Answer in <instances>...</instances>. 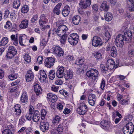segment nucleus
Returning a JSON list of instances; mask_svg holds the SVG:
<instances>
[{"label":"nucleus","instance_id":"obj_21","mask_svg":"<svg viewBox=\"0 0 134 134\" xmlns=\"http://www.w3.org/2000/svg\"><path fill=\"white\" fill-rule=\"evenodd\" d=\"M101 125L102 128L105 129H109L111 125V123L106 120H103L100 123Z\"/></svg>","mask_w":134,"mask_h":134},{"label":"nucleus","instance_id":"obj_17","mask_svg":"<svg viewBox=\"0 0 134 134\" xmlns=\"http://www.w3.org/2000/svg\"><path fill=\"white\" fill-rule=\"evenodd\" d=\"M88 100L89 104L91 106H94L96 100V96L93 94H90L88 96Z\"/></svg>","mask_w":134,"mask_h":134},{"label":"nucleus","instance_id":"obj_36","mask_svg":"<svg viewBox=\"0 0 134 134\" xmlns=\"http://www.w3.org/2000/svg\"><path fill=\"white\" fill-rule=\"evenodd\" d=\"M84 60L83 58H78L77 59L75 64L77 65H82L84 64Z\"/></svg>","mask_w":134,"mask_h":134},{"label":"nucleus","instance_id":"obj_59","mask_svg":"<svg viewBox=\"0 0 134 134\" xmlns=\"http://www.w3.org/2000/svg\"><path fill=\"white\" fill-rule=\"evenodd\" d=\"M38 16L37 15H34L31 19V21L32 23H34L38 20Z\"/></svg>","mask_w":134,"mask_h":134},{"label":"nucleus","instance_id":"obj_4","mask_svg":"<svg viewBox=\"0 0 134 134\" xmlns=\"http://www.w3.org/2000/svg\"><path fill=\"white\" fill-rule=\"evenodd\" d=\"M40 126V129L42 132H47L49 129V124L45 120H41Z\"/></svg>","mask_w":134,"mask_h":134},{"label":"nucleus","instance_id":"obj_24","mask_svg":"<svg viewBox=\"0 0 134 134\" xmlns=\"http://www.w3.org/2000/svg\"><path fill=\"white\" fill-rule=\"evenodd\" d=\"M33 121L35 122H38L40 119V115L39 112L37 110H35L33 114L32 117Z\"/></svg>","mask_w":134,"mask_h":134},{"label":"nucleus","instance_id":"obj_42","mask_svg":"<svg viewBox=\"0 0 134 134\" xmlns=\"http://www.w3.org/2000/svg\"><path fill=\"white\" fill-rule=\"evenodd\" d=\"M93 54L98 59L102 58V54L99 51L94 52L93 53Z\"/></svg>","mask_w":134,"mask_h":134},{"label":"nucleus","instance_id":"obj_56","mask_svg":"<svg viewBox=\"0 0 134 134\" xmlns=\"http://www.w3.org/2000/svg\"><path fill=\"white\" fill-rule=\"evenodd\" d=\"M47 42L45 41V40L44 39H42L40 43V45L42 48H44L45 46L46 45Z\"/></svg>","mask_w":134,"mask_h":134},{"label":"nucleus","instance_id":"obj_63","mask_svg":"<svg viewBox=\"0 0 134 134\" xmlns=\"http://www.w3.org/2000/svg\"><path fill=\"white\" fill-rule=\"evenodd\" d=\"M63 83V81L60 79H58L55 82V84L57 85H61Z\"/></svg>","mask_w":134,"mask_h":134},{"label":"nucleus","instance_id":"obj_33","mask_svg":"<svg viewBox=\"0 0 134 134\" xmlns=\"http://www.w3.org/2000/svg\"><path fill=\"white\" fill-rule=\"evenodd\" d=\"M69 42L71 45H75L78 43V40L69 37L68 38Z\"/></svg>","mask_w":134,"mask_h":134},{"label":"nucleus","instance_id":"obj_30","mask_svg":"<svg viewBox=\"0 0 134 134\" xmlns=\"http://www.w3.org/2000/svg\"><path fill=\"white\" fill-rule=\"evenodd\" d=\"M62 5L61 3H59L55 6L53 9V12L54 13L56 14L57 15H59L60 11V10L61 7Z\"/></svg>","mask_w":134,"mask_h":134},{"label":"nucleus","instance_id":"obj_60","mask_svg":"<svg viewBox=\"0 0 134 134\" xmlns=\"http://www.w3.org/2000/svg\"><path fill=\"white\" fill-rule=\"evenodd\" d=\"M63 124H60L58 126L57 128V130H56L59 133L61 132L63 130Z\"/></svg>","mask_w":134,"mask_h":134},{"label":"nucleus","instance_id":"obj_57","mask_svg":"<svg viewBox=\"0 0 134 134\" xmlns=\"http://www.w3.org/2000/svg\"><path fill=\"white\" fill-rule=\"evenodd\" d=\"M32 130L31 127H29L26 129L25 132L26 134H32Z\"/></svg>","mask_w":134,"mask_h":134},{"label":"nucleus","instance_id":"obj_55","mask_svg":"<svg viewBox=\"0 0 134 134\" xmlns=\"http://www.w3.org/2000/svg\"><path fill=\"white\" fill-rule=\"evenodd\" d=\"M70 37L74 38L75 39L79 40V36L76 33H74L72 34H71L69 35Z\"/></svg>","mask_w":134,"mask_h":134},{"label":"nucleus","instance_id":"obj_41","mask_svg":"<svg viewBox=\"0 0 134 134\" xmlns=\"http://www.w3.org/2000/svg\"><path fill=\"white\" fill-rule=\"evenodd\" d=\"M55 72L54 70H50L49 73V77L51 80H53L55 76Z\"/></svg>","mask_w":134,"mask_h":134},{"label":"nucleus","instance_id":"obj_10","mask_svg":"<svg viewBox=\"0 0 134 134\" xmlns=\"http://www.w3.org/2000/svg\"><path fill=\"white\" fill-rule=\"evenodd\" d=\"M92 44L95 47L100 46L102 45V42L100 37L97 36H95L93 38Z\"/></svg>","mask_w":134,"mask_h":134},{"label":"nucleus","instance_id":"obj_53","mask_svg":"<svg viewBox=\"0 0 134 134\" xmlns=\"http://www.w3.org/2000/svg\"><path fill=\"white\" fill-rule=\"evenodd\" d=\"M16 16V15L14 12L11 13L10 15V18L11 20L13 21H14L15 20Z\"/></svg>","mask_w":134,"mask_h":134},{"label":"nucleus","instance_id":"obj_20","mask_svg":"<svg viewBox=\"0 0 134 134\" xmlns=\"http://www.w3.org/2000/svg\"><path fill=\"white\" fill-rule=\"evenodd\" d=\"M132 32L131 31H128L124 33V37L125 38V41H126L127 42L130 41L132 38Z\"/></svg>","mask_w":134,"mask_h":134},{"label":"nucleus","instance_id":"obj_51","mask_svg":"<svg viewBox=\"0 0 134 134\" xmlns=\"http://www.w3.org/2000/svg\"><path fill=\"white\" fill-rule=\"evenodd\" d=\"M19 88V86L17 85L16 86L13 87L9 89V92L11 93L15 92L17 91Z\"/></svg>","mask_w":134,"mask_h":134},{"label":"nucleus","instance_id":"obj_1","mask_svg":"<svg viewBox=\"0 0 134 134\" xmlns=\"http://www.w3.org/2000/svg\"><path fill=\"white\" fill-rule=\"evenodd\" d=\"M134 130V125L131 122H129L124 126L122 131L124 134H131Z\"/></svg>","mask_w":134,"mask_h":134},{"label":"nucleus","instance_id":"obj_15","mask_svg":"<svg viewBox=\"0 0 134 134\" xmlns=\"http://www.w3.org/2000/svg\"><path fill=\"white\" fill-rule=\"evenodd\" d=\"M64 68L63 66H59L58 68V69L56 72L57 76L59 78H62L64 75Z\"/></svg>","mask_w":134,"mask_h":134},{"label":"nucleus","instance_id":"obj_12","mask_svg":"<svg viewBox=\"0 0 134 134\" xmlns=\"http://www.w3.org/2000/svg\"><path fill=\"white\" fill-rule=\"evenodd\" d=\"M78 113L80 115H83L85 114L86 112L88 110L87 107V105L83 103L80 104V106L79 107Z\"/></svg>","mask_w":134,"mask_h":134},{"label":"nucleus","instance_id":"obj_2","mask_svg":"<svg viewBox=\"0 0 134 134\" xmlns=\"http://www.w3.org/2000/svg\"><path fill=\"white\" fill-rule=\"evenodd\" d=\"M115 44L118 47H122L124 44V43H127L126 41H125V38L124 36L121 34H120L117 36L115 39Z\"/></svg>","mask_w":134,"mask_h":134},{"label":"nucleus","instance_id":"obj_54","mask_svg":"<svg viewBox=\"0 0 134 134\" xmlns=\"http://www.w3.org/2000/svg\"><path fill=\"white\" fill-rule=\"evenodd\" d=\"M100 67L101 70L103 72H104L106 73L108 71L107 69H107V66L106 67H105V66L103 64L100 65Z\"/></svg>","mask_w":134,"mask_h":134},{"label":"nucleus","instance_id":"obj_25","mask_svg":"<svg viewBox=\"0 0 134 134\" xmlns=\"http://www.w3.org/2000/svg\"><path fill=\"white\" fill-rule=\"evenodd\" d=\"M13 128L12 125H9L5 129L2 131V134H12Z\"/></svg>","mask_w":134,"mask_h":134},{"label":"nucleus","instance_id":"obj_46","mask_svg":"<svg viewBox=\"0 0 134 134\" xmlns=\"http://www.w3.org/2000/svg\"><path fill=\"white\" fill-rule=\"evenodd\" d=\"M12 24L11 22L9 21H7L4 26V27L6 29L9 30L12 27Z\"/></svg>","mask_w":134,"mask_h":134},{"label":"nucleus","instance_id":"obj_34","mask_svg":"<svg viewBox=\"0 0 134 134\" xmlns=\"http://www.w3.org/2000/svg\"><path fill=\"white\" fill-rule=\"evenodd\" d=\"M111 56L113 57H115L117 55V50L114 46H113L111 49L110 51Z\"/></svg>","mask_w":134,"mask_h":134},{"label":"nucleus","instance_id":"obj_47","mask_svg":"<svg viewBox=\"0 0 134 134\" xmlns=\"http://www.w3.org/2000/svg\"><path fill=\"white\" fill-rule=\"evenodd\" d=\"M47 114V111L45 109H43L41 111V120H44L45 116Z\"/></svg>","mask_w":134,"mask_h":134},{"label":"nucleus","instance_id":"obj_8","mask_svg":"<svg viewBox=\"0 0 134 134\" xmlns=\"http://www.w3.org/2000/svg\"><path fill=\"white\" fill-rule=\"evenodd\" d=\"M28 40L27 36L25 35H20L19 37V42L20 44L22 46H26L28 45Z\"/></svg>","mask_w":134,"mask_h":134},{"label":"nucleus","instance_id":"obj_13","mask_svg":"<svg viewBox=\"0 0 134 134\" xmlns=\"http://www.w3.org/2000/svg\"><path fill=\"white\" fill-rule=\"evenodd\" d=\"M28 102L27 94L25 91H24L20 97V102L23 104H26Z\"/></svg>","mask_w":134,"mask_h":134},{"label":"nucleus","instance_id":"obj_14","mask_svg":"<svg viewBox=\"0 0 134 134\" xmlns=\"http://www.w3.org/2000/svg\"><path fill=\"white\" fill-rule=\"evenodd\" d=\"M48 22V19L47 16L44 14H42L40 17L39 23L40 26L43 27L44 24H46Z\"/></svg>","mask_w":134,"mask_h":134},{"label":"nucleus","instance_id":"obj_28","mask_svg":"<svg viewBox=\"0 0 134 134\" xmlns=\"http://www.w3.org/2000/svg\"><path fill=\"white\" fill-rule=\"evenodd\" d=\"M29 21L27 19L23 20L20 25V27L21 29H25L28 26Z\"/></svg>","mask_w":134,"mask_h":134},{"label":"nucleus","instance_id":"obj_31","mask_svg":"<svg viewBox=\"0 0 134 134\" xmlns=\"http://www.w3.org/2000/svg\"><path fill=\"white\" fill-rule=\"evenodd\" d=\"M113 18L112 14L109 12H108L106 14H105L104 18L105 20L108 21H111Z\"/></svg>","mask_w":134,"mask_h":134},{"label":"nucleus","instance_id":"obj_35","mask_svg":"<svg viewBox=\"0 0 134 134\" xmlns=\"http://www.w3.org/2000/svg\"><path fill=\"white\" fill-rule=\"evenodd\" d=\"M18 76V74L15 73V71H14L8 76V78L11 80H12L16 79Z\"/></svg>","mask_w":134,"mask_h":134},{"label":"nucleus","instance_id":"obj_38","mask_svg":"<svg viewBox=\"0 0 134 134\" xmlns=\"http://www.w3.org/2000/svg\"><path fill=\"white\" fill-rule=\"evenodd\" d=\"M61 120V117L57 115L52 120V123L54 124L58 123Z\"/></svg>","mask_w":134,"mask_h":134},{"label":"nucleus","instance_id":"obj_5","mask_svg":"<svg viewBox=\"0 0 134 134\" xmlns=\"http://www.w3.org/2000/svg\"><path fill=\"white\" fill-rule=\"evenodd\" d=\"M21 106L19 104H17L14 105L12 110L14 117H18L19 116L21 113Z\"/></svg>","mask_w":134,"mask_h":134},{"label":"nucleus","instance_id":"obj_39","mask_svg":"<svg viewBox=\"0 0 134 134\" xmlns=\"http://www.w3.org/2000/svg\"><path fill=\"white\" fill-rule=\"evenodd\" d=\"M20 4V0H14L13 3V7L15 9H17Z\"/></svg>","mask_w":134,"mask_h":134},{"label":"nucleus","instance_id":"obj_58","mask_svg":"<svg viewBox=\"0 0 134 134\" xmlns=\"http://www.w3.org/2000/svg\"><path fill=\"white\" fill-rule=\"evenodd\" d=\"M17 26L16 24H14L12 26V27L9 29V31H16L17 30Z\"/></svg>","mask_w":134,"mask_h":134},{"label":"nucleus","instance_id":"obj_37","mask_svg":"<svg viewBox=\"0 0 134 134\" xmlns=\"http://www.w3.org/2000/svg\"><path fill=\"white\" fill-rule=\"evenodd\" d=\"M8 41L7 37H5L3 38L0 42V46H4L6 45Z\"/></svg>","mask_w":134,"mask_h":134},{"label":"nucleus","instance_id":"obj_9","mask_svg":"<svg viewBox=\"0 0 134 134\" xmlns=\"http://www.w3.org/2000/svg\"><path fill=\"white\" fill-rule=\"evenodd\" d=\"M91 4V0H81L79 3L80 7L82 9H86Z\"/></svg>","mask_w":134,"mask_h":134},{"label":"nucleus","instance_id":"obj_64","mask_svg":"<svg viewBox=\"0 0 134 134\" xmlns=\"http://www.w3.org/2000/svg\"><path fill=\"white\" fill-rule=\"evenodd\" d=\"M43 60V57L42 56H39L37 59V62L40 64H41L42 63V61Z\"/></svg>","mask_w":134,"mask_h":134},{"label":"nucleus","instance_id":"obj_6","mask_svg":"<svg viewBox=\"0 0 134 134\" xmlns=\"http://www.w3.org/2000/svg\"><path fill=\"white\" fill-rule=\"evenodd\" d=\"M17 52L16 49L13 46H9L7 54V58H12L16 54Z\"/></svg>","mask_w":134,"mask_h":134},{"label":"nucleus","instance_id":"obj_49","mask_svg":"<svg viewBox=\"0 0 134 134\" xmlns=\"http://www.w3.org/2000/svg\"><path fill=\"white\" fill-rule=\"evenodd\" d=\"M133 4H130L129 2H128L127 7L129 8V10L130 11H134V5Z\"/></svg>","mask_w":134,"mask_h":134},{"label":"nucleus","instance_id":"obj_23","mask_svg":"<svg viewBox=\"0 0 134 134\" xmlns=\"http://www.w3.org/2000/svg\"><path fill=\"white\" fill-rule=\"evenodd\" d=\"M73 75L72 71L70 70H66L64 73L65 78L66 80L72 79Z\"/></svg>","mask_w":134,"mask_h":134},{"label":"nucleus","instance_id":"obj_3","mask_svg":"<svg viewBox=\"0 0 134 134\" xmlns=\"http://www.w3.org/2000/svg\"><path fill=\"white\" fill-rule=\"evenodd\" d=\"M68 30V29L66 25H62L58 27L56 33L58 36L60 37L62 35H65Z\"/></svg>","mask_w":134,"mask_h":134},{"label":"nucleus","instance_id":"obj_50","mask_svg":"<svg viewBox=\"0 0 134 134\" xmlns=\"http://www.w3.org/2000/svg\"><path fill=\"white\" fill-rule=\"evenodd\" d=\"M105 36L104 38L105 39L106 41H107L109 39L110 37V33L108 31H106L104 34Z\"/></svg>","mask_w":134,"mask_h":134},{"label":"nucleus","instance_id":"obj_22","mask_svg":"<svg viewBox=\"0 0 134 134\" xmlns=\"http://www.w3.org/2000/svg\"><path fill=\"white\" fill-rule=\"evenodd\" d=\"M109 6L107 2L106 1H103L102 3L100 8V10L101 11L103 10L104 11H107L109 9Z\"/></svg>","mask_w":134,"mask_h":134},{"label":"nucleus","instance_id":"obj_7","mask_svg":"<svg viewBox=\"0 0 134 134\" xmlns=\"http://www.w3.org/2000/svg\"><path fill=\"white\" fill-rule=\"evenodd\" d=\"M86 75L89 77H92L93 79H96L98 76V72L97 70L91 69L88 71L86 73Z\"/></svg>","mask_w":134,"mask_h":134},{"label":"nucleus","instance_id":"obj_45","mask_svg":"<svg viewBox=\"0 0 134 134\" xmlns=\"http://www.w3.org/2000/svg\"><path fill=\"white\" fill-rule=\"evenodd\" d=\"M64 51L63 49L61 48V49H60L59 51L58 52V53L55 54V55L58 57H60L63 56L64 55Z\"/></svg>","mask_w":134,"mask_h":134},{"label":"nucleus","instance_id":"obj_52","mask_svg":"<svg viewBox=\"0 0 134 134\" xmlns=\"http://www.w3.org/2000/svg\"><path fill=\"white\" fill-rule=\"evenodd\" d=\"M129 100V99L127 98L126 99H123L120 102V103L123 105H125L127 104Z\"/></svg>","mask_w":134,"mask_h":134},{"label":"nucleus","instance_id":"obj_27","mask_svg":"<svg viewBox=\"0 0 134 134\" xmlns=\"http://www.w3.org/2000/svg\"><path fill=\"white\" fill-rule=\"evenodd\" d=\"M70 11V8L68 5L65 6L62 12L63 15L64 16H66L69 14Z\"/></svg>","mask_w":134,"mask_h":134},{"label":"nucleus","instance_id":"obj_40","mask_svg":"<svg viewBox=\"0 0 134 134\" xmlns=\"http://www.w3.org/2000/svg\"><path fill=\"white\" fill-rule=\"evenodd\" d=\"M61 47L57 45H54L53 46V53L55 55L58 53V52L59 51L60 49H61Z\"/></svg>","mask_w":134,"mask_h":134},{"label":"nucleus","instance_id":"obj_48","mask_svg":"<svg viewBox=\"0 0 134 134\" xmlns=\"http://www.w3.org/2000/svg\"><path fill=\"white\" fill-rule=\"evenodd\" d=\"M24 58L25 60L27 63H29L31 61V58L29 55L27 54H26L24 55Z\"/></svg>","mask_w":134,"mask_h":134},{"label":"nucleus","instance_id":"obj_32","mask_svg":"<svg viewBox=\"0 0 134 134\" xmlns=\"http://www.w3.org/2000/svg\"><path fill=\"white\" fill-rule=\"evenodd\" d=\"M40 74L41 80L44 81L47 77V75L46 72L43 70H41L40 71Z\"/></svg>","mask_w":134,"mask_h":134},{"label":"nucleus","instance_id":"obj_11","mask_svg":"<svg viewBox=\"0 0 134 134\" xmlns=\"http://www.w3.org/2000/svg\"><path fill=\"white\" fill-rule=\"evenodd\" d=\"M55 59L50 57L46 58L45 60L44 64L45 66L48 68H51L53 66L55 62Z\"/></svg>","mask_w":134,"mask_h":134},{"label":"nucleus","instance_id":"obj_26","mask_svg":"<svg viewBox=\"0 0 134 134\" xmlns=\"http://www.w3.org/2000/svg\"><path fill=\"white\" fill-rule=\"evenodd\" d=\"M47 98L48 99H51V101L52 103L55 102L57 99V96L55 94H53L52 93L48 94Z\"/></svg>","mask_w":134,"mask_h":134},{"label":"nucleus","instance_id":"obj_44","mask_svg":"<svg viewBox=\"0 0 134 134\" xmlns=\"http://www.w3.org/2000/svg\"><path fill=\"white\" fill-rule=\"evenodd\" d=\"M29 10V7L28 5H25L21 8V12L23 13H27Z\"/></svg>","mask_w":134,"mask_h":134},{"label":"nucleus","instance_id":"obj_19","mask_svg":"<svg viewBox=\"0 0 134 134\" xmlns=\"http://www.w3.org/2000/svg\"><path fill=\"white\" fill-rule=\"evenodd\" d=\"M34 90L36 95L39 96L42 94V90L40 85L37 83H35L34 86Z\"/></svg>","mask_w":134,"mask_h":134},{"label":"nucleus","instance_id":"obj_16","mask_svg":"<svg viewBox=\"0 0 134 134\" xmlns=\"http://www.w3.org/2000/svg\"><path fill=\"white\" fill-rule=\"evenodd\" d=\"M34 74L31 70H28L25 76L27 82H30L34 79Z\"/></svg>","mask_w":134,"mask_h":134},{"label":"nucleus","instance_id":"obj_61","mask_svg":"<svg viewBox=\"0 0 134 134\" xmlns=\"http://www.w3.org/2000/svg\"><path fill=\"white\" fill-rule=\"evenodd\" d=\"M105 82L104 80L102 79V82L101 83L100 88L102 90H104V87L105 86Z\"/></svg>","mask_w":134,"mask_h":134},{"label":"nucleus","instance_id":"obj_29","mask_svg":"<svg viewBox=\"0 0 134 134\" xmlns=\"http://www.w3.org/2000/svg\"><path fill=\"white\" fill-rule=\"evenodd\" d=\"M81 20L80 17L77 15L73 16L72 19V22L73 23L76 25H78Z\"/></svg>","mask_w":134,"mask_h":134},{"label":"nucleus","instance_id":"obj_18","mask_svg":"<svg viewBox=\"0 0 134 134\" xmlns=\"http://www.w3.org/2000/svg\"><path fill=\"white\" fill-rule=\"evenodd\" d=\"M114 61L111 59H108L107 62V69L108 70H110L114 69L115 67V68H117L116 66L115 67Z\"/></svg>","mask_w":134,"mask_h":134},{"label":"nucleus","instance_id":"obj_62","mask_svg":"<svg viewBox=\"0 0 134 134\" xmlns=\"http://www.w3.org/2000/svg\"><path fill=\"white\" fill-rule=\"evenodd\" d=\"M32 116H33V114L29 113L28 114H27L26 117L27 120H30L32 118Z\"/></svg>","mask_w":134,"mask_h":134},{"label":"nucleus","instance_id":"obj_43","mask_svg":"<svg viewBox=\"0 0 134 134\" xmlns=\"http://www.w3.org/2000/svg\"><path fill=\"white\" fill-rule=\"evenodd\" d=\"M67 34H65L62 35L61 36V38L60 40V41L61 43L65 44L66 42V39L67 37Z\"/></svg>","mask_w":134,"mask_h":134}]
</instances>
